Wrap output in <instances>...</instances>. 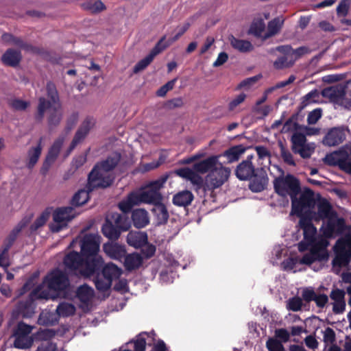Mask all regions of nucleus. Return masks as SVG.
Returning a JSON list of instances; mask_svg holds the SVG:
<instances>
[{"instance_id":"1","label":"nucleus","mask_w":351,"mask_h":351,"mask_svg":"<svg viewBox=\"0 0 351 351\" xmlns=\"http://www.w3.org/2000/svg\"><path fill=\"white\" fill-rule=\"evenodd\" d=\"M32 295L36 299L57 300L67 299L73 300L77 298L80 301L79 308L84 313L89 312L92 308V300L95 291L91 287H36Z\"/></svg>"},{"instance_id":"2","label":"nucleus","mask_w":351,"mask_h":351,"mask_svg":"<svg viewBox=\"0 0 351 351\" xmlns=\"http://www.w3.org/2000/svg\"><path fill=\"white\" fill-rule=\"evenodd\" d=\"M46 90L47 98L44 97L38 98L34 119L38 122H42L47 116L49 126L52 128L61 122L63 110L55 84L51 82H47Z\"/></svg>"},{"instance_id":"3","label":"nucleus","mask_w":351,"mask_h":351,"mask_svg":"<svg viewBox=\"0 0 351 351\" xmlns=\"http://www.w3.org/2000/svg\"><path fill=\"white\" fill-rule=\"evenodd\" d=\"M119 154L114 153L106 160L97 162L88 174V189L107 188L114 180L112 171L120 161Z\"/></svg>"},{"instance_id":"4","label":"nucleus","mask_w":351,"mask_h":351,"mask_svg":"<svg viewBox=\"0 0 351 351\" xmlns=\"http://www.w3.org/2000/svg\"><path fill=\"white\" fill-rule=\"evenodd\" d=\"M100 240L101 237L98 234H86L83 238H76L69 245L70 247H73L79 241L81 254L84 258L88 259L85 274H95L104 263L103 258L98 254Z\"/></svg>"},{"instance_id":"5","label":"nucleus","mask_w":351,"mask_h":351,"mask_svg":"<svg viewBox=\"0 0 351 351\" xmlns=\"http://www.w3.org/2000/svg\"><path fill=\"white\" fill-rule=\"evenodd\" d=\"M299 130H302V126L292 117L284 123L281 132H294L290 139L291 150L293 153L299 154L302 158H308L314 153L315 145L313 143H307L305 135L299 132Z\"/></svg>"},{"instance_id":"6","label":"nucleus","mask_w":351,"mask_h":351,"mask_svg":"<svg viewBox=\"0 0 351 351\" xmlns=\"http://www.w3.org/2000/svg\"><path fill=\"white\" fill-rule=\"evenodd\" d=\"M236 176L240 180H248L254 178L250 182L249 187L253 192H261L263 191L267 184L266 175L258 176L255 174V168L252 162L249 160H243L239 163L235 171Z\"/></svg>"},{"instance_id":"7","label":"nucleus","mask_w":351,"mask_h":351,"mask_svg":"<svg viewBox=\"0 0 351 351\" xmlns=\"http://www.w3.org/2000/svg\"><path fill=\"white\" fill-rule=\"evenodd\" d=\"M130 226L127 216L118 213H110L106 216L101 230L106 237L110 240H117L121 232L128 230Z\"/></svg>"},{"instance_id":"8","label":"nucleus","mask_w":351,"mask_h":351,"mask_svg":"<svg viewBox=\"0 0 351 351\" xmlns=\"http://www.w3.org/2000/svg\"><path fill=\"white\" fill-rule=\"evenodd\" d=\"M334 250L335 256L332 260V270L337 274L341 271V268L347 267L351 260V237L346 236L337 241Z\"/></svg>"},{"instance_id":"9","label":"nucleus","mask_w":351,"mask_h":351,"mask_svg":"<svg viewBox=\"0 0 351 351\" xmlns=\"http://www.w3.org/2000/svg\"><path fill=\"white\" fill-rule=\"evenodd\" d=\"M291 200V215L302 217H309V214L315 205L313 192L306 189L300 193L299 197L293 196Z\"/></svg>"},{"instance_id":"10","label":"nucleus","mask_w":351,"mask_h":351,"mask_svg":"<svg viewBox=\"0 0 351 351\" xmlns=\"http://www.w3.org/2000/svg\"><path fill=\"white\" fill-rule=\"evenodd\" d=\"M328 256V253L324 251V247L314 246L302 258L298 257L288 258L282 263L281 265L284 270H292L298 263L311 265L316 261L326 260Z\"/></svg>"},{"instance_id":"11","label":"nucleus","mask_w":351,"mask_h":351,"mask_svg":"<svg viewBox=\"0 0 351 351\" xmlns=\"http://www.w3.org/2000/svg\"><path fill=\"white\" fill-rule=\"evenodd\" d=\"M275 191L280 196L286 197L298 196L300 193V183L298 178L291 174L280 176L274 180Z\"/></svg>"},{"instance_id":"12","label":"nucleus","mask_w":351,"mask_h":351,"mask_svg":"<svg viewBox=\"0 0 351 351\" xmlns=\"http://www.w3.org/2000/svg\"><path fill=\"white\" fill-rule=\"evenodd\" d=\"M321 93L324 97L335 104L346 108H351V82H348L346 86H336L324 88Z\"/></svg>"},{"instance_id":"13","label":"nucleus","mask_w":351,"mask_h":351,"mask_svg":"<svg viewBox=\"0 0 351 351\" xmlns=\"http://www.w3.org/2000/svg\"><path fill=\"white\" fill-rule=\"evenodd\" d=\"M230 174V169L225 167L221 162L206 176L204 180V190L214 191L221 186L228 179Z\"/></svg>"},{"instance_id":"14","label":"nucleus","mask_w":351,"mask_h":351,"mask_svg":"<svg viewBox=\"0 0 351 351\" xmlns=\"http://www.w3.org/2000/svg\"><path fill=\"white\" fill-rule=\"evenodd\" d=\"M80 253L72 251L68 253L64 258L63 263L66 269L75 272L76 274L84 278H89L94 274H85L88 259L82 258Z\"/></svg>"},{"instance_id":"15","label":"nucleus","mask_w":351,"mask_h":351,"mask_svg":"<svg viewBox=\"0 0 351 351\" xmlns=\"http://www.w3.org/2000/svg\"><path fill=\"white\" fill-rule=\"evenodd\" d=\"M167 179V177L160 178V179L149 182L141 189L145 204L153 205L159 203V202H162V195L160 193V190L163 188Z\"/></svg>"},{"instance_id":"16","label":"nucleus","mask_w":351,"mask_h":351,"mask_svg":"<svg viewBox=\"0 0 351 351\" xmlns=\"http://www.w3.org/2000/svg\"><path fill=\"white\" fill-rule=\"evenodd\" d=\"M75 217L73 209L71 207H63L56 209L53 213V223L50 228L53 232H58L64 228L69 221Z\"/></svg>"},{"instance_id":"17","label":"nucleus","mask_w":351,"mask_h":351,"mask_svg":"<svg viewBox=\"0 0 351 351\" xmlns=\"http://www.w3.org/2000/svg\"><path fill=\"white\" fill-rule=\"evenodd\" d=\"M121 274V269L113 263L106 265L102 271L98 273L93 282L95 285H111L114 280L118 279Z\"/></svg>"},{"instance_id":"18","label":"nucleus","mask_w":351,"mask_h":351,"mask_svg":"<svg viewBox=\"0 0 351 351\" xmlns=\"http://www.w3.org/2000/svg\"><path fill=\"white\" fill-rule=\"evenodd\" d=\"M40 285H70V280L66 271L56 268L45 276Z\"/></svg>"},{"instance_id":"19","label":"nucleus","mask_w":351,"mask_h":351,"mask_svg":"<svg viewBox=\"0 0 351 351\" xmlns=\"http://www.w3.org/2000/svg\"><path fill=\"white\" fill-rule=\"evenodd\" d=\"M145 204L141 189L130 193L127 197L119 202V208L124 213H127L135 206Z\"/></svg>"},{"instance_id":"20","label":"nucleus","mask_w":351,"mask_h":351,"mask_svg":"<svg viewBox=\"0 0 351 351\" xmlns=\"http://www.w3.org/2000/svg\"><path fill=\"white\" fill-rule=\"evenodd\" d=\"M32 217V215L25 216L10 232L8 236L3 241L1 247V248L4 249V251H9L17 239L19 234L31 221Z\"/></svg>"},{"instance_id":"21","label":"nucleus","mask_w":351,"mask_h":351,"mask_svg":"<svg viewBox=\"0 0 351 351\" xmlns=\"http://www.w3.org/2000/svg\"><path fill=\"white\" fill-rule=\"evenodd\" d=\"M346 138V130L343 127L330 129L322 140L324 145L332 147L342 143Z\"/></svg>"},{"instance_id":"22","label":"nucleus","mask_w":351,"mask_h":351,"mask_svg":"<svg viewBox=\"0 0 351 351\" xmlns=\"http://www.w3.org/2000/svg\"><path fill=\"white\" fill-rule=\"evenodd\" d=\"M94 120L90 118H87L83 121L72 140V142L68 149L66 156L69 155L77 145L85 138L91 128L94 125Z\"/></svg>"},{"instance_id":"23","label":"nucleus","mask_w":351,"mask_h":351,"mask_svg":"<svg viewBox=\"0 0 351 351\" xmlns=\"http://www.w3.org/2000/svg\"><path fill=\"white\" fill-rule=\"evenodd\" d=\"M165 40V36L161 38L156 46L151 51V52L145 58L136 63V64L133 68L134 73H138L145 69L147 66L153 61L155 56L162 51V48H160V46Z\"/></svg>"},{"instance_id":"24","label":"nucleus","mask_w":351,"mask_h":351,"mask_svg":"<svg viewBox=\"0 0 351 351\" xmlns=\"http://www.w3.org/2000/svg\"><path fill=\"white\" fill-rule=\"evenodd\" d=\"M345 295L346 292L342 289L335 288L331 291L330 298L333 300L332 304L335 314H341L345 311L346 306Z\"/></svg>"},{"instance_id":"25","label":"nucleus","mask_w":351,"mask_h":351,"mask_svg":"<svg viewBox=\"0 0 351 351\" xmlns=\"http://www.w3.org/2000/svg\"><path fill=\"white\" fill-rule=\"evenodd\" d=\"M176 173L180 177L189 180L197 189L202 187L204 188V180L202 177L198 174L199 173L196 172L193 168H181L176 170Z\"/></svg>"},{"instance_id":"26","label":"nucleus","mask_w":351,"mask_h":351,"mask_svg":"<svg viewBox=\"0 0 351 351\" xmlns=\"http://www.w3.org/2000/svg\"><path fill=\"white\" fill-rule=\"evenodd\" d=\"M335 213L333 212L331 205L327 201L320 202L317 204V211H312L309 214V218L318 221L324 220L330 217H334Z\"/></svg>"},{"instance_id":"27","label":"nucleus","mask_w":351,"mask_h":351,"mask_svg":"<svg viewBox=\"0 0 351 351\" xmlns=\"http://www.w3.org/2000/svg\"><path fill=\"white\" fill-rule=\"evenodd\" d=\"M312 220L309 217L300 219L299 225L303 230L304 239L308 243H314L317 234V229L313 225Z\"/></svg>"},{"instance_id":"28","label":"nucleus","mask_w":351,"mask_h":351,"mask_svg":"<svg viewBox=\"0 0 351 351\" xmlns=\"http://www.w3.org/2000/svg\"><path fill=\"white\" fill-rule=\"evenodd\" d=\"M219 162L218 156H212L203 160L195 162L193 164V167L196 172L204 174L212 171L219 165Z\"/></svg>"},{"instance_id":"29","label":"nucleus","mask_w":351,"mask_h":351,"mask_svg":"<svg viewBox=\"0 0 351 351\" xmlns=\"http://www.w3.org/2000/svg\"><path fill=\"white\" fill-rule=\"evenodd\" d=\"M131 219L134 226L138 229L146 227L150 221L149 213L145 208L134 209Z\"/></svg>"},{"instance_id":"30","label":"nucleus","mask_w":351,"mask_h":351,"mask_svg":"<svg viewBox=\"0 0 351 351\" xmlns=\"http://www.w3.org/2000/svg\"><path fill=\"white\" fill-rule=\"evenodd\" d=\"M103 250L107 256L114 260L121 261L126 254L124 245L117 243H105L103 246Z\"/></svg>"},{"instance_id":"31","label":"nucleus","mask_w":351,"mask_h":351,"mask_svg":"<svg viewBox=\"0 0 351 351\" xmlns=\"http://www.w3.org/2000/svg\"><path fill=\"white\" fill-rule=\"evenodd\" d=\"M327 223H323L322 229L323 234L327 237H330L336 231L341 230L344 225L343 219H334V217H330L327 219Z\"/></svg>"},{"instance_id":"32","label":"nucleus","mask_w":351,"mask_h":351,"mask_svg":"<svg viewBox=\"0 0 351 351\" xmlns=\"http://www.w3.org/2000/svg\"><path fill=\"white\" fill-rule=\"evenodd\" d=\"M127 242L135 248L143 247L147 243V234L144 232L130 231L127 235Z\"/></svg>"},{"instance_id":"33","label":"nucleus","mask_w":351,"mask_h":351,"mask_svg":"<svg viewBox=\"0 0 351 351\" xmlns=\"http://www.w3.org/2000/svg\"><path fill=\"white\" fill-rule=\"evenodd\" d=\"M151 211L158 225L165 224L167 222L169 217V212L166 206L162 202L153 204Z\"/></svg>"},{"instance_id":"34","label":"nucleus","mask_w":351,"mask_h":351,"mask_svg":"<svg viewBox=\"0 0 351 351\" xmlns=\"http://www.w3.org/2000/svg\"><path fill=\"white\" fill-rule=\"evenodd\" d=\"M43 141V138H40L37 145L31 147L27 152L26 166L29 169L35 166L41 155Z\"/></svg>"},{"instance_id":"35","label":"nucleus","mask_w":351,"mask_h":351,"mask_svg":"<svg viewBox=\"0 0 351 351\" xmlns=\"http://www.w3.org/2000/svg\"><path fill=\"white\" fill-rule=\"evenodd\" d=\"M284 22L285 19L282 16L274 18L270 21L267 25V31L262 37L263 40H267L278 34L280 32Z\"/></svg>"},{"instance_id":"36","label":"nucleus","mask_w":351,"mask_h":351,"mask_svg":"<svg viewBox=\"0 0 351 351\" xmlns=\"http://www.w3.org/2000/svg\"><path fill=\"white\" fill-rule=\"evenodd\" d=\"M193 198V195L191 191L184 190L174 195L172 201L176 206L185 207L191 204Z\"/></svg>"},{"instance_id":"37","label":"nucleus","mask_w":351,"mask_h":351,"mask_svg":"<svg viewBox=\"0 0 351 351\" xmlns=\"http://www.w3.org/2000/svg\"><path fill=\"white\" fill-rule=\"evenodd\" d=\"M245 150L246 147L245 146L243 145H238L231 147L228 149L226 150L222 156L227 158L228 163H232L237 161Z\"/></svg>"},{"instance_id":"38","label":"nucleus","mask_w":351,"mask_h":351,"mask_svg":"<svg viewBox=\"0 0 351 351\" xmlns=\"http://www.w3.org/2000/svg\"><path fill=\"white\" fill-rule=\"evenodd\" d=\"M21 59L20 51L14 49H8L1 57L2 62L8 66H16Z\"/></svg>"},{"instance_id":"39","label":"nucleus","mask_w":351,"mask_h":351,"mask_svg":"<svg viewBox=\"0 0 351 351\" xmlns=\"http://www.w3.org/2000/svg\"><path fill=\"white\" fill-rule=\"evenodd\" d=\"M124 265L128 270H133L138 268L143 263V257L138 253H132L125 255Z\"/></svg>"},{"instance_id":"40","label":"nucleus","mask_w":351,"mask_h":351,"mask_svg":"<svg viewBox=\"0 0 351 351\" xmlns=\"http://www.w3.org/2000/svg\"><path fill=\"white\" fill-rule=\"evenodd\" d=\"M229 41L231 46L240 52H249L253 49L252 43L248 40L238 39L233 36H230Z\"/></svg>"},{"instance_id":"41","label":"nucleus","mask_w":351,"mask_h":351,"mask_svg":"<svg viewBox=\"0 0 351 351\" xmlns=\"http://www.w3.org/2000/svg\"><path fill=\"white\" fill-rule=\"evenodd\" d=\"M64 142V136H59L52 144L49 148L46 158L52 162H55L57 159L62 146Z\"/></svg>"},{"instance_id":"42","label":"nucleus","mask_w":351,"mask_h":351,"mask_svg":"<svg viewBox=\"0 0 351 351\" xmlns=\"http://www.w3.org/2000/svg\"><path fill=\"white\" fill-rule=\"evenodd\" d=\"M82 8L92 14H97L106 10L101 0H88L82 4Z\"/></svg>"},{"instance_id":"43","label":"nucleus","mask_w":351,"mask_h":351,"mask_svg":"<svg viewBox=\"0 0 351 351\" xmlns=\"http://www.w3.org/2000/svg\"><path fill=\"white\" fill-rule=\"evenodd\" d=\"M56 313L59 317H68L75 313V306L65 302H60L56 308Z\"/></svg>"},{"instance_id":"44","label":"nucleus","mask_w":351,"mask_h":351,"mask_svg":"<svg viewBox=\"0 0 351 351\" xmlns=\"http://www.w3.org/2000/svg\"><path fill=\"white\" fill-rule=\"evenodd\" d=\"M18 308L23 317H30L34 313V305L32 298L20 302Z\"/></svg>"},{"instance_id":"45","label":"nucleus","mask_w":351,"mask_h":351,"mask_svg":"<svg viewBox=\"0 0 351 351\" xmlns=\"http://www.w3.org/2000/svg\"><path fill=\"white\" fill-rule=\"evenodd\" d=\"M87 189L80 190L76 193L72 199V205L80 206L86 203L89 199V192L93 190L88 189V184L86 186Z\"/></svg>"},{"instance_id":"46","label":"nucleus","mask_w":351,"mask_h":351,"mask_svg":"<svg viewBox=\"0 0 351 351\" xmlns=\"http://www.w3.org/2000/svg\"><path fill=\"white\" fill-rule=\"evenodd\" d=\"M58 319L56 315L50 311H43L39 315L38 323L43 326H53L56 324Z\"/></svg>"},{"instance_id":"47","label":"nucleus","mask_w":351,"mask_h":351,"mask_svg":"<svg viewBox=\"0 0 351 351\" xmlns=\"http://www.w3.org/2000/svg\"><path fill=\"white\" fill-rule=\"evenodd\" d=\"M14 346L19 349H28L32 347L34 339L31 336H14Z\"/></svg>"},{"instance_id":"48","label":"nucleus","mask_w":351,"mask_h":351,"mask_svg":"<svg viewBox=\"0 0 351 351\" xmlns=\"http://www.w3.org/2000/svg\"><path fill=\"white\" fill-rule=\"evenodd\" d=\"M294 62L295 60L293 57L281 56L274 61V67L278 70L289 68L293 65Z\"/></svg>"},{"instance_id":"49","label":"nucleus","mask_w":351,"mask_h":351,"mask_svg":"<svg viewBox=\"0 0 351 351\" xmlns=\"http://www.w3.org/2000/svg\"><path fill=\"white\" fill-rule=\"evenodd\" d=\"M319 92L317 89L312 90L308 93L305 95L302 98V107L304 108L312 103H315L319 101Z\"/></svg>"},{"instance_id":"50","label":"nucleus","mask_w":351,"mask_h":351,"mask_svg":"<svg viewBox=\"0 0 351 351\" xmlns=\"http://www.w3.org/2000/svg\"><path fill=\"white\" fill-rule=\"evenodd\" d=\"M265 29V24L263 19H258L254 21L251 25L250 32L252 34L256 37L262 36Z\"/></svg>"},{"instance_id":"51","label":"nucleus","mask_w":351,"mask_h":351,"mask_svg":"<svg viewBox=\"0 0 351 351\" xmlns=\"http://www.w3.org/2000/svg\"><path fill=\"white\" fill-rule=\"evenodd\" d=\"M279 147L280 149V156L283 161L289 165L295 166V162L290 151L285 147L282 142L279 143Z\"/></svg>"},{"instance_id":"52","label":"nucleus","mask_w":351,"mask_h":351,"mask_svg":"<svg viewBox=\"0 0 351 351\" xmlns=\"http://www.w3.org/2000/svg\"><path fill=\"white\" fill-rule=\"evenodd\" d=\"M34 327L28 325L23 322H19L16 328L14 330V336H29Z\"/></svg>"},{"instance_id":"53","label":"nucleus","mask_w":351,"mask_h":351,"mask_svg":"<svg viewBox=\"0 0 351 351\" xmlns=\"http://www.w3.org/2000/svg\"><path fill=\"white\" fill-rule=\"evenodd\" d=\"M302 299L298 296H294L288 300L287 308L289 311L297 312L302 309Z\"/></svg>"},{"instance_id":"54","label":"nucleus","mask_w":351,"mask_h":351,"mask_svg":"<svg viewBox=\"0 0 351 351\" xmlns=\"http://www.w3.org/2000/svg\"><path fill=\"white\" fill-rule=\"evenodd\" d=\"M328 244V241L324 239H322L321 241H319L317 243H308L307 241H306L304 239V241H302L300 243H299L298 250L300 252H304L306 250H307L310 245H312L311 247H313L314 246H317L318 247H324V251L327 253V252L326 250V247H327ZM311 249L312 248H311Z\"/></svg>"},{"instance_id":"55","label":"nucleus","mask_w":351,"mask_h":351,"mask_svg":"<svg viewBox=\"0 0 351 351\" xmlns=\"http://www.w3.org/2000/svg\"><path fill=\"white\" fill-rule=\"evenodd\" d=\"M10 105L15 110L23 111L30 106V103L27 101L14 99L10 101Z\"/></svg>"},{"instance_id":"56","label":"nucleus","mask_w":351,"mask_h":351,"mask_svg":"<svg viewBox=\"0 0 351 351\" xmlns=\"http://www.w3.org/2000/svg\"><path fill=\"white\" fill-rule=\"evenodd\" d=\"M267 348L269 351H285L282 343L273 338H269L266 343Z\"/></svg>"},{"instance_id":"57","label":"nucleus","mask_w":351,"mask_h":351,"mask_svg":"<svg viewBox=\"0 0 351 351\" xmlns=\"http://www.w3.org/2000/svg\"><path fill=\"white\" fill-rule=\"evenodd\" d=\"M258 158L262 160H267L270 162L271 154L268 149L264 146H256L254 147Z\"/></svg>"},{"instance_id":"58","label":"nucleus","mask_w":351,"mask_h":351,"mask_svg":"<svg viewBox=\"0 0 351 351\" xmlns=\"http://www.w3.org/2000/svg\"><path fill=\"white\" fill-rule=\"evenodd\" d=\"M49 217V214L46 213H42L31 226L30 230L32 231H36L39 228L42 227L45 224Z\"/></svg>"},{"instance_id":"59","label":"nucleus","mask_w":351,"mask_h":351,"mask_svg":"<svg viewBox=\"0 0 351 351\" xmlns=\"http://www.w3.org/2000/svg\"><path fill=\"white\" fill-rule=\"evenodd\" d=\"M184 105L183 99L181 97H176L167 101L165 103V108L167 110H173L181 108Z\"/></svg>"},{"instance_id":"60","label":"nucleus","mask_w":351,"mask_h":351,"mask_svg":"<svg viewBox=\"0 0 351 351\" xmlns=\"http://www.w3.org/2000/svg\"><path fill=\"white\" fill-rule=\"evenodd\" d=\"M317 294L313 289L306 287L302 292V299L307 303L315 302Z\"/></svg>"},{"instance_id":"61","label":"nucleus","mask_w":351,"mask_h":351,"mask_svg":"<svg viewBox=\"0 0 351 351\" xmlns=\"http://www.w3.org/2000/svg\"><path fill=\"white\" fill-rule=\"evenodd\" d=\"M322 117V110L317 108L310 112L307 117V122L308 124H315Z\"/></svg>"},{"instance_id":"62","label":"nucleus","mask_w":351,"mask_h":351,"mask_svg":"<svg viewBox=\"0 0 351 351\" xmlns=\"http://www.w3.org/2000/svg\"><path fill=\"white\" fill-rule=\"evenodd\" d=\"M315 302L317 307L324 308L328 302V296L325 293H317Z\"/></svg>"},{"instance_id":"63","label":"nucleus","mask_w":351,"mask_h":351,"mask_svg":"<svg viewBox=\"0 0 351 351\" xmlns=\"http://www.w3.org/2000/svg\"><path fill=\"white\" fill-rule=\"evenodd\" d=\"M246 98L245 93H241L232 99L228 104V109L230 111L234 110L239 105L243 103Z\"/></svg>"},{"instance_id":"64","label":"nucleus","mask_w":351,"mask_h":351,"mask_svg":"<svg viewBox=\"0 0 351 351\" xmlns=\"http://www.w3.org/2000/svg\"><path fill=\"white\" fill-rule=\"evenodd\" d=\"M56 344L50 341L42 343L36 349V351H56Z\"/></svg>"}]
</instances>
